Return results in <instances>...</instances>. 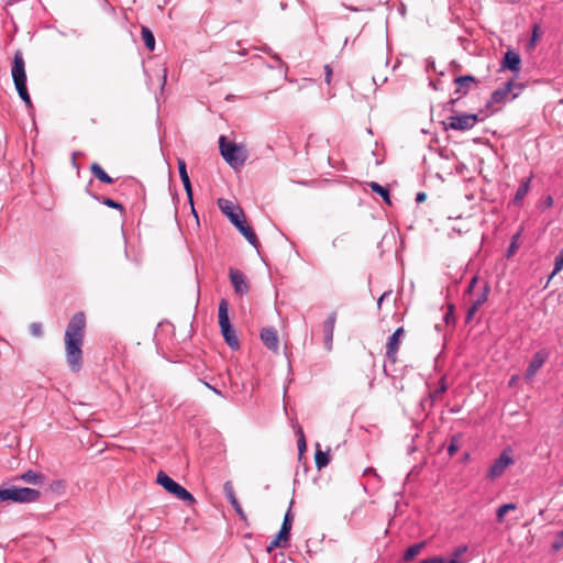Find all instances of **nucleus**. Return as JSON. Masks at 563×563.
<instances>
[{"mask_svg": "<svg viewBox=\"0 0 563 563\" xmlns=\"http://www.w3.org/2000/svg\"><path fill=\"white\" fill-rule=\"evenodd\" d=\"M86 331V316L75 313L65 331L66 361L73 372H79L82 366V344Z\"/></svg>", "mask_w": 563, "mask_h": 563, "instance_id": "obj_1", "label": "nucleus"}, {"mask_svg": "<svg viewBox=\"0 0 563 563\" xmlns=\"http://www.w3.org/2000/svg\"><path fill=\"white\" fill-rule=\"evenodd\" d=\"M219 148L223 159L234 169L243 166L249 157V151L244 144L230 141L224 135L219 137Z\"/></svg>", "mask_w": 563, "mask_h": 563, "instance_id": "obj_2", "label": "nucleus"}, {"mask_svg": "<svg viewBox=\"0 0 563 563\" xmlns=\"http://www.w3.org/2000/svg\"><path fill=\"white\" fill-rule=\"evenodd\" d=\"M41 496L40 490L27 487L11 486L8 488H0V503H33Z\"/></svg>", "mask_w": 563, "mask_h": 563, "instance_id": "obj_3", "label": "nucleus"}, {"mask_svg": "<svg viewBox=\"0 0 563 563\" xmlns=\"http://www.w3.org/2000/svg\"><path fill=\"white\" fill-rule=\"evenodd\" d=\"M229 303L225 299H221L219 303V325L221 329V333L227 342V344L233 349L238 350L240 347L239 339L235 334L234 329L232 328L229 320Z\"/></svg>", "mask_w": 563, "mask_h": 563, "instance_id": "obj_4", "label": "nucleus"}, {"mask_svg": "<svg viewBox=\"0 0 563 563\" xmlns=\"http://www.w3.org/2000/svg\"><path fill=\"white\" fill-rule=\"evenodd\" d=\"M156 482L164 487L169 494L176 498L185 501L187 505H194L196 503L195 497L181 485L170 478L165 472L159 471L157 473Z\"/></svg>", "mask_w": 563, "mask_h": 563, "instance_id": "obj_5", "label": "nucleus"}, {"mask_svg": "<svg viewBox=\"0 0 563 563\" xmlns=\"http://www.w3.org/2000/svg\"><path fill=\"white\" fill-rule=\"evenodd\" d=\"M477 122V114L463 113L448 117L446 120L442 122V124L445 131L451 129L465 132L473 129Z\"/></svg>", "mask_w": 563, "mask_h": 563, "instance_id": "obj_6", "label": "nucleus"}, {"mask_svg": "<svg viewBox=\"0 0 563 563\" xmlns=\"http://www.w3.org/2000/svg\"><path fill=\"white\" fill-rule=\"evenodd\" d=\"M514 463V460L509 453V451H504L498 459H496L493 465L489 467L487 476L490 479H496L500 477L507 467H509Z\"/></svg>", "mask_w": 563, "mask_h": 563, "instance_id": "obj_7", "label": "nucleus"}, {"mask_svg": "<svg viewBox=\"0 0 563 563\" xmlns=\"http://www.w3.org/2000/svg\"><path fill=\"white\" fill-rule=\"evenodd\" d=\"M11 73L14 86L26 84L25 62L21 51L14 54Z\"/></svg>", "mask_w": 563, "mask_h": 563, "instance_id": "obj_8", "label": "nucleus"}, {"mask_svg": "<svg viewBox=\"0 0 563 563\" xmlns=\"http://www.w3.org/2000/svg\"><path fill=\"white\" fill-rule=\"evenodd\" d=\"M217 203L219 209L230 219L233 224H238V221L243 218L242 209L236 207L232 201L224 198H219Z\"/></svg>", "mask_w": 563, "mask_h": 563, "instance_id": "obj_9", "label": "nucleus"}, {"mask_svg": "<svg viewBox=\"0 0 563 563\" xmlns=\"http://www.w3.org/2000/svg\"><path fill=\"white\" fill-rule=\"evenodd\" d=\"M489 286L487 283L484 284L482 290L476 294L475 298L471 300L470 307L466 313V320L470 321L479 308L487 301L489 294Z\"/></svg>", "mask_w": 563, "mask_h": 563, "instance_id": "obj_10", "label": "nucleus"}, {"mask_svg": "<svg viewBox=\"0 0 563 563\" xmlns=\"http://www.w3.org/2000/svg\"><path fill=\"white\" fill-rule=\"evenodd\" d=\"M405 333L404 328H397L396 331L391 334L389 338L387 345H386V356L388 360H390L393 363L397 361V353L400 345V339L402 338Z\"/></svg>", "mask_w": 563, "mask_h": 563, "instance_id": "obj_11", "label": "nucleus"}, {"mask_svg": "<svg viewBox=\"0 0 563 563\" xmlns=\"http://www.w3.org/2000/svg\"><path fill=\"white\" fill-rule=\"evenodd\" d=\"M230 280L234 287V291L242 296L249 291V283L246 280L245 275L235 268H230L229 271Z\"/></svg>", "mask_w": 563, "mask_h": 563, "instance_id": "obj_12", "label": "nucleus"}, {"mask_svg": "<svg viewBox=\"0 0 563 563\" xmlns=\"http://www.w3.org/2000/svg\"><path fill=\"white\" fill-rule=\"evenodd\" d=\"M454 84L456 85L455 95L460 98L461 96L467 95L468 91L478 84V80L472 75H465L456 77Z\"/></svg>", "mask_w": 563, "mask_h": 563, "instance_id": "obj_13", "label": "nucleus"}, {"mask_svg": "<svg viewBox=\"0 0 563 563\" xmlns=\"http://www.w3.org/2000/svg\"><path fill=\"white\" fill-rule=\"evenodd\" d=\"M261 340L265 344V346L274 352L278 351L279 340L277 331L273 328H263L261 331Z\"/></svg>", "mask_w": 563, "mask_h": 563, "instance_id": "obj_14", "label": "nucleus"}, {"mask_svg": "<svg viewBox=\"0 0 563 563\" xmlns=\"http://www.w3.org/2000/svg\"><path fill=\"white\" fill-rule=\"evenodd\" d=\"M336 322V313L331 312L327 320L323 322L322 329L324 334V345L327 350L332 349L333 332Z\"/></svg>", "mask_w": 563, "mask_h": 563, "instance_id": "obj_15", "label": "nucleus"}, {"mask_svg": "<svg viewBox=\"0 0 563 563\" xmlns=\"http://www.w3.org/2000/svg\"><path fill=\"white\" fill-rule=\"evenodd\" d=\"M545 360H547V353H544L543 351L537 352L529 363V366L525 374V379L531 380L533 378V376L536 375V373L542 367Z\"/></svg>", "mask_w": 563, "mask_h": 563, "instance_id": "obj_16", "label": "nucleus"}, {"mask_svg": "<svg viewBox=\"0 0 563 563\" xmlns=\"http://www.w3.org/2000/svg\"><path fill=\"white\" fill-rule=\"evenodd\" d=\"M236 229L240 231V233L247 240V242L253 245L254 247H258L260 241L254 233L253 229L245 223L243 219H240L238 221V224H234Z\"/></svg>", "mask_w": 563, "mask_h": 563, "instance_id": "obj_17", "label": "nucleus"}, {"mask_svg": "<svg viewBox=\"0 0 563 563\" xmlns=\"http://www.w3.org/2000/svg\"><path fill=\"white\" fill-rule=\"evenodd\" d=\"M521 59L519 54L514 51H508L503 60V67L508 68L512 71H518L520 69Z\"/></svg>", "mask_w": 563, "mask_h": 563, "instance_id": "obj_18", "label": "nucleus"}, {"mask_svg": "<svg viewBox=\"0 0 563 563\" xmlns=\"http://www.w3.org/2000/svg\"><path fill=\"white\" fill-rule=\"evenodd\" d=\"M224 492H225V495H227L228 499L230 500L231 505L236 510V512L241 516V518L244 519L245 518L244 511L235 497V493L233 490L231 483L228 482L224 484Z\"/></svg>", "mask_w": 563, "mask_h": 563, "instance_id": "obj_19", "label": "nucleus"}, {"mask_svg": "<svg viewBox=\"0 0 563 563\" xmlns=\"http://www.w3.org/2000/svg\"><path fill=\"white\" fill-rule=\"evenodd\" d=\"M512 80H508L503 88H499L493 92L492 100L497 103L503 102L512 90Z\"/></svg>", "mask_w": 563, "mask_h": 563, "instance_id": "obj_20", "label": "nucleus"}, {"mask_svg": "<svg viewBox=\"0 0 563 563\" xmlns=\"http://www.w3.org/2000/svg\"><path fill=\"white\" fill-rule=\"evenodd\" d=\"M20 478L29 484L41 485L44 483L45 476L41 473L27 471L20 475Z\"/></svg>", "mask_w": 563, "mask_h": 563, "instance_id": "obj_21", "label": "nucleus"}, {"mask_svg": "<svg viewBox=\"0 0 563 563\" xmlns=\"http://www.w3.org/2000/svg\"><path fill=\"white\" fill-rule=\"evenodd\" d=\"M367 186L371 187V189L374 192L378 194L384 199V201L386 203L391 205L390 198H389V190H388L387 187H384V186H382V185H379L377 183H374V181L368 183Z\"/></svg>", "mask_w": 563, "mask_h": 563, "instance_id": "obj_22", "label": "nucleus"}, {"mask_svg": "<svg viewBox=\"0 0 563 563\" xmlns=\"http://www.w3.org/2000/svg\"><path fill=\"white\" fill-rule=\"evenodd\" d=\"M314 462H316V466L318 470H321L329 464V451H327V452L321 451L319 449V444H317Z\"/></svg>", "mask_w": 563, "mask_h": 563, "instance_id": "obj_23", "label": "nucleus"}, {"mask_svg": "<svg viewBox=\"0 0 563 563\" xmlns=\"http://www.w3.org/2000/svg\"><path fill=\"white\" fill-rule=\"evenodd\" d=\"M141 35H142V40L144 41L145 46L150 51H154V48H155V37H154L153 32L148 27L143 26L142 31H141Z\"/></svg>", "mask_w": 563, "mask_h": 563, "instance_id": "obj_24", "label": "nucleus"}, {"mask_svg": "<svg viewBox=\"0 0 563 563\" xmlns=\"http://www.w3.org/2000/svg\"><path fill=\"white\" fill-rule=\"evenodd\" d=\"M424 542H420L409 547L404 554V560L407 562L413 560L418 554H420L421 550L424 548Z\"/></svg>", "mask_w": 563, "mask_h": 563, "instance_id": "obj_25", "label": "nucleus"}, {"mask_svg": "<svg viewBox=\"0 0 563 563\" xmlns=\"http://www.w3.org/2000/svg\"><path fill=\"white\" fill-rule=\"evenodd\" d=\"M516 509H517V505L512 504V503L501 505L497 509V512H496L498 522L504 521L505 515L508 514V511L516 510Z\"/></svg>", "mask_w": 563, "mask_h": 563, "instance_id": "obj_26", "label": "nucleus"}, {"mask_svg": "<svg viewBox=\"0 0 563 563\" xmlns=\"http://www.w3.org/2000/svg\"><path fill=\"white\" fill-rule=\"evenodd\" d=\"M20 98L25 102L27 107L32 106L31 98L26 88V84L15 86Z\"/></svg>", "mask_w": 563, "mask_h": 563, "instance_id": "obj_27", "label": "nucleus"}, {"mask_svg": "<svg viewBox=\"0 0 563 563\" xmlns=\"http://www.w3.org/2000/svg\"><path fill=\"white\" fill-rule=\"evenodd\" d=\"M528 190H529V184L527 181L521 184V186L518 188V190L516 192L514 202L519 203L523 199V197L527 195Z\"/></svg>", "mask_w": 563, "mask_h": 563, "instance_id": "obj_28", "label": "nucleus"}, {"mask_svg": "<svg viewBox=\"0 0 563 563\" xmlns=\"http://www.w3.org/2000/svg\"><path fill=\"white\" fill-rule=\"evenodd\" d=\"M294 516L290 512V509L286 512L280 529L288 531L290 533L292 526Z\"/></svg>", "mask_w": 563, "mask_h": 563, "instance_id": "obj_29", "label": "nucleus"}, {"mask_svg": "<svg viewBox=\"0 0 563 563\" xmlns=\"http://www.w3.org/2000/svg\"><path fill=\"white\" fill-rule=\"evenodd\" d=\"M460 449V439L457 437H452L450 440V444L448 446V452L450 456H453Z\"/></svg>", "mask_w": 563, "mask_h": 563, "instance_id": "obj_30", "label": "nucleus"}, {"mask_svg": "<svg viewBox=\"0 0 563 563\" xmlns=\"http://www.w3.org/2000/svg\"><path fill=\"white\" fill-rule=\"evenodd\" d=\"M287 545L288 544H286L284 541H282L275 536V538L271 541L266 550L268 553H271L273 550L277 548H286Z\"/></svg>", "mask_w": 563, "mask_h": 563, "instance_id": "obj_31", "label": "nucleus"}, {"mask_svg": "<svg viewBox=\"0 0 563 563\" xmlns=\"http://www.w3.org/2000/svg\"><path fill=\"white\" fill-rule=\"evenodd\" d=\"M183 180V184H184V188L186 190V194H187V197H188V200L190 202V205L192 206V188H191V184H190V178H181Z\"/></svg>", "mask_w": 563, "mask_h": 563, "instance_id": "obj_32", "label": "nucleus"}, {"mask_svg": "<svg viewBox=\"0 0 563 563\" xmlns=\"http://www.w3.org/2000/svg\"><path fill=\"white\" fill-rule=\"evenodd\" d=\"M563 548V530L560 531L556 537H555V540L554 542L552 543V549L554 551H559Z\"/></svg>", "mask_w": 563, "mask_h": 563, "instance_id": "obj_33", "label": "nucleus"}, {"mask_svg": "<svg viewBox=\"0 0 563 563\" xmlns=\"http://www.w3.org/2000/svg\"><path fill=\"white\" fill-rule=\"evenodd\" d=\"M422 563H460L457 560H445L443 558H432L424 560Z\"/></svg>", "mask_w": 563, "mask_h": 563, "instance_id": "obj_34", "label": "nucleus"}, {"mask_svg": "<svg viewBox=\"0 0 563 563\" xmlns=\"http://www.w3.org/2000/svg\"><path fill=\"white\" fill-rule=\"evenodd\" d=\"M467 548L466 547H459L457 549H455L454 553L452 554V556H450L449 560H457L460 563V556L462 554H464L466 552Z\"/></svg>", "mask_w": 563, "mask_h": 563, "instance_id": "obj_35", "label": "nucleus"}, {"mask_svg": "<svg viewBox=\"0 0 563 563\" xmlns=\"http://www.w3.org/2000/svg\"><path fill=\"white\" fill-rule=\"evenodd\" d=\"M90 169L95 176H108V174L97 163H93Z\"/></svg>", "mask_w": 563, "mask_h": 563, "instance_id": "obj_36", "label": "nucleus"}, {"mask_svg": "<svg viewBox=\"0 0 563 563\" xmlns=\"http://www.w3.org/2000/svg\"><path fill=\"white\" fill-rule=\"evenodd\" d=\"M298 449L300 453L306 450V439L301 429L299 430Z\"/></svg>", "mask_w": 563, "mask_h": 563, "instance_id": "obj_37", "label": "nucleus"}, {"mask_svg": "<svg viewBox=\"0 0 563 563\" xmlns=\"http://www.w3.org/2000/svg\"><path fill=\"white\" fill-rule=\"evenodd\" d=\"M276 537L278 539H280L282 541H284L286 544H288L290 533L288 531H286V529L285 530L280 529L279 532L276 534Z\"/></svg>", "mask_w": 563, "mask_h": 563, "instance_id": "obj_38", "label": "nucleus"}, {"mask_svg": "<svg viewBox=\"0 0 563 563\" xmlns=\"http://www.w3.org/2000/svg\"><path fill=\"white\" fill-rule=\"evenodd\" d=\"M332 74H333V71H332L331 66L325 65L324 66V80L328 85H330V82H331Z\"/></svg>", "mask_w": 563, "mask_h": 563, "instance_id": "obj_39", "label": "nucleus"}, {"mask_svg": "<svg viewBox=\"0 0 563 563\" xmlns=\"http://www.w3.org/2000/svg\"><path fill=\"white\" fill-rule=\"evenodd\" d=\"M540 38V33H539V26L536 25L533 27V31H532V36H531V41H530V45L531 46H534V43Z\"/></svg>", "mask_w": 563, "mask_h": 563, "instance_id": "obj_40", "label": "nucleus"}, {"mask_svg": "<svg viewBox=\"0 0 563 563\" xmlns=\"http://www.w3.org/2000/svg\"><path fill=\"white\" fill-rule=\"evenodd\" d=\"M178 170H179V176H188L186 163L184 159H178Z\"/></svg>", "mask_w": 563, "mask_h": 563, "instance_id": "obj_41", "label": "nucleus"}, {"mask_svg": "<svg viewBox=\"0 0 563 563\" xmlns=\"http://www.w3.org/2000/svg\"><path fill=\"white\" fill-rule=\"evenodd\" d=\"M103 203L111 208H117V209H121V210L123 209L122 205L118 203L117 201H114L110 198H106L103 200Z\"/></svg>", "mask_w": 563, "mask_h": 563, "instance_id": "obj_42", "label": "nucleus"}, {"mask_svg": "<svg viewBox=\"0 0 563 563\" xmlns=\"http://www.w3.org/2000/svg\"><path fill=\"white\" fill-rule=\"evenodd\" d=\"M477 282H478V277H477V276H474V277L471 279V282H470V284H468V286H467L466 294H472V292H473V290H474V288H475V286H476Z\"/></svg>", "mask_w": 563, "mask_h": 563, "instance_id": "obj_43", "label": "nucleus"}, {"mask_svg": "<svg viewBox=\"0 0 563 563\" xmlns=\"http://www.w3.org/2000/svg\"><path fill=\"white\" fill-rule=\"evenodd\" d=\"M31 331H32V333H33L34 335H37V336H38V335H41V334H42V327H41V324H38V323H33V324L31 325Z\"/></svg>", "mask_w": 563, "mask_h": 563, "instance_id": "obj_44", "label": "nucleus"}, {"mask_svg": "<svg viewBox=\"0 0 563 563\" xmlns=\"http://www.w3.org/2000/svg\"><path fill=\"white\" fill-rule=\"evenodd\" d=\"M562 266H563V256L561 255L560 257H558L555 260V268H554V273L559 272L562 269Z\"/></svg>", "mask_w": 563, "mask_h": 563, "instance_id": "obj_45", "label": "nucleus"}, {"mask_svg": "<svg viewBox=\"0 0 563 563\" xmlns=\"http://www.w3.org/2000/svg\"><path fill=\"white\" fill-rule=\"evenodd\" d=\"M426 199H427V195H426V192H422V191H421V192H418V194H417V196H416V201H417L418 203L424 202V201H426Z\"/></svg>", "mask_w": 563, "mask_h": 563, "instance_id": "obj_46", "label": "nucleus"}, {"mask_svg": "<svg viewBox=\"0 0 563 563\" xmlns=\"http://www.w3.org/2000/svg\"><path fill=\"white\" fill-rule=\"evenodd\" d=\"M553 205V199L551 196H549L547 199H545V206L547 207H552Z\"/></svg>", "mask_w": 563, "mask_h": 563, "instance_id": "obj_47", "label": "nucleus"}, {"mask_svg": "<svg viewBox=\"0 0 563 563\" xmlns=\"http://www.w3.org/2000/svg\"><path fill=\"white\" fill-rule=\"evenodd\" d=\"M102 181H104L106 184H112L114 178H100Z\"/></svg>", "mask_w": 563, "mask_h": 563, "instance_id": "obj_48", "label": "nucleus"}, {"mask_svg": "<svg viewBox=\"0 0 563 563\" xmlns=\"http://www.w3.org/2000/svg\"><path fill=\"white\" fill-rule=\"evenodd\" d=\"M444 390H445V387L442 385L441 387H439V389L435 390V394L443 393Z\"/></svg>", "mask_w": 563, "mask_h": 563, "instance_id": "obj_49", "label": "nucleus"}, {"mask_svg": "<svg viewBox=\"0 0 563 563\" xmlns=\"http://www.w3.org/2000/svg\"><path fill=\"white\" fill-rule=\"evenodd\" d=\"M385 296H386V294H384L383 296L379 297V299H378V307L380 306V303H382L383 299L385 298Z\"/></svg>", "mask_w": 563, "mask_h": 563, "instance_id": "obj_50", "label": "nucleus"}, {"mask_svg": "<svg viewBox=\"0 0 563 563\" xmlns=\"http://www.w3.org/2000/svg\"><path fill=\"white\" fill-rule=\"evenodd\" d=\"M515 247H516L515 246V242H512L511 245H510L509 252H514Z\"/></svg>", "mask_w": 563, "mask_h": 563, "instance_id": "obj_51", "label": "nucleus"}]
</instances>
